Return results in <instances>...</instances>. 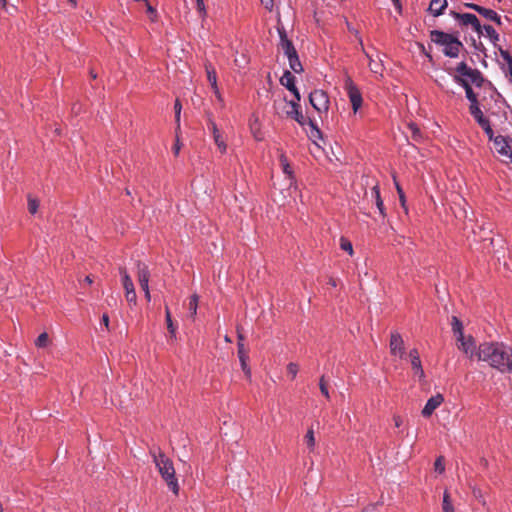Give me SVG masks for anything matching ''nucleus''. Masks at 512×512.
I'll return each mask as SVG.
<instances>
[{"mask_svg": "<svg viewBox=\"0 0 512 512\" xmlns=\"http://www.w3.org/2000/svg\"><path fill=\"white\" fill-rule=\"evenodd\" d=\"M434 469H435L436 472H438L440 474L444 472L445 467H444V459H443L442 456L438 457L435 460Z\"/></svg>", "mask_w": 512, "mask_h": 512, "instance_id": "obj_40", "label": "nucleus"}, {"mask_svg": "<svg viewBox=\"0 0 512 512\" xmlns=\"http://www.w3.org/2000/svg\"><path fill=\"white\" fill-rule=\"evenodd\" d=\"M395 427H400L402 425V418L398 415L393 417Z\"/></svg>", "mask_w": 512, "mask_h": 512, "instance_id": "obj_52", "label": "nucleus"}, {"mask_svg": "<svg viewBox=\"0 0 512 512\" xmlns=\"http://www.w3.org/2000/svg\"><path fill=\"white\" fill-rule=\"evenodd\" d=\"M205 70L208 82L210 84H215L217 82V74L215 68L212 66V64L208 63L205 65Z\"/></svg>", "mask_w": 512, "mask_h": 512, "instance_id": "obj_31", "label": "nucleus"}, {"mask_svg": "<svg viewBox=\"0 0 512 512\" xmlns=\"http://www.w3.org/2000/svg\"><path fill=\"white\" fill-rule=\"evenodd\" d=\"M68 3L73 7L75 8L77 6V0H67Z\"/></svg>", "mask_w": 512, "mask_h": 512, "instance_id": "obj_59", "label": "nucleus"}, {"mask_svg": "<svg viewBox=\"0 0 512 512\" xmlns=\"http://www.w3.org/2000/svg\"><path fill=\"white\" fill-rule=\"evenodd\" d=\"M396 189H397V192L399 195V200H400L401 206L404 208L405 211H407L405 194L398 183H396Z\"/></svg>", "mask_w": 512, "mask_h": 512, "instance_id": "obj_41", "label": "nucleus"}, {"mask_svg": "<svg viewBox=\"0 0 512 512\" xmlns=\"http://www.w3.org/2000/svg\"><path fill=\"white\" fill-rule=\"evenodd\" d=\"M466 97L470 101V105H478V100L476 94L473 92V89H469L466 92Z\"/></svg>", "mask_w": 512, "mask_h": 512, "instance_id": "obj_44", "label": "nucleus"}, {"mask_svg": "<svg viewBox=\"0 0 512 512\" xmlns=\"http://www.w3.org/2000/svg\"><path fill=\"white\" fill-rule=\"evenodd\" d=\"M288 60H289V65H290V68L295 72V73H300L302 72L303 68H302V64L298 58V55L295 54V55H292L290 57H287Z\"/></svg>", "mask_w": 512, "mask_h": 512, "instance_id": "obj_27", "label": "nucleus"}, {"mask_svg": "<svg viewBox=\"0 0 512 512\" xmlns=\"http://www.w3.org/2000/svg\"><path fill=\"white\" fill-rule=\"evenodd\" d=\"M481 128L484 130V132L486 133V135L488 136V138L490 140H493L495 138L493 130H492L491 125H490V121L487 122L486 124L482 125Z\"/></svg>", "mask_w": 512, "mask_h": 512, "instance_id": "obj_45", "label": "nucleus"}, {"mask_svg": "<svg viewBox=\"0 0 512 512\" xmlns=\"http://www.w3.org/2000/svg\"><path fill=\"white\" fill-rule=\"evenodd\" d=\"M167 329L170 337H175L176 330L178 329V322H167Z\"/></svg>", "mask_w": 512, "mask_h": 512, "instance_id": "obj_46", "label": "nucleus"}, {"mask_svg": "<svg viewBox=\"0 0 512 512\" xmlns=\"http://www.w3.org/2000/svg\"><path fill=\"white\" fill-rule=\"evenodd\" d=\"M407 129L411 134V138L415 142H421L423 139V135L421 130L418 128V126L414 123H409L407 125Z\"/></svg>", "mask_w": 512, "mask_h": 512, "instance_id": "obj_26", "label": "nucleus"}, {"mask_svg": "<svg viewBox=\"0 0 512 512\" xmlns=\"http://www.w3.org/2000/svg\"><path fill=\"white\" fill-rule=\"evenodd\" d=\"M180 149H181V143H180L178 136H176L175 144L173 146V152L176 156L179 154Z\"/></svg>", "mask_w": 512, "mask_h": 512, "instance_id": "obj_48", "label": "nucleus"}, {"mask_svg": "<svg viewBox=\"0 0 512 512\" xmlns=\"http://www.w3.org/2000/svg\"><path fill=\"white\" fill-rule=\"evenodd\" d=\"M463 329L462 322H453L452 331L454 333L458 349L467 357L473 359L474 357H477V344L471 335L464 334Z\"/></svg>", "mask_w": 512, "mask_h": 512, "instance_id": "obj_6", "label": "nucleus"}, {"mask_svg": "<svg viewBox=\"0 0 512 512\" xmlns=\"http://www.w3.org/2000/svg\"><path fill=\"white\" fill-rule=\"evenodd\" d=\"M215 97L217 98L218 102L220 103L221 107H224V99L220 92L218 94H215Z\"/></svg>", "mask_w": 512, "mask_h": 512, "instance_id": "obj_54", "label": "nucleus"}, {"mask_svg": "<svg viewBox=\"0 0 512 512\" xmlns=\"http://www.w3.org/2000/svg\"><path fill=\"white\" fill-rule=\"evenodd\" d=\"M49 342V337L46 332L41 333L35 340V345L39 348L46 347Z\"/></svg>", "mask_w": 512, "mask_h": 512, "instance_id": "obj_36", "label": "nucleus"}, {"mask_svg": "<svg viewBox=\"0 0 512 512\" xmlns=\"http://www.w3.org/2000/svg\"><path fill=\"white\" fill-rule=\"evenodd\" d=\"M144 6L146 8V13L149 16L151 21H155L157 18V11L156 9L147 1L144 3Z\"/></svg>", "mask_w": 512, "mask_h": 512, "instance_id": "obj_37", "label": "nucleus"}, {"mask_svg": "<svg viewBox=\"0 0 512 512\" xmlns=\"http://www.w3.org/2000/svg\"><path fill=\"white\" fill-rule=\"evenodd\" d=\"M209 129L211 130L212 135L217 134V132H219L216 123L212 120H209Z\"/></svg>", "mask_w": 512, "mask_h": 512, "instance_id": "obj_50", "label": "nucleus"}, {"mask_svg": "<svg viewBox=\"0 0 512 512\" xmlns=\"http://www.w3.org/2000/svg\"><path fill=\"white\" fill-rule=\"evenodd\" d=\"M340 248L343 251H346L350 256H352L354 253L351 241L345 237L340 238Z\"/></svg>", "mask_w": 512, "mask_h": 512, "instance_id": "obj_33", "label": "nucleus"}, {"mask_svg": "<svg viewBox=\"0 0 512 512\" xmlns=\"http://www.w3.org/2000/svg\"><path fill=\"white\" fill-rule=\"evenodd\" d=\"M395 8L400 12L401 11V3L400 0H392Z\"/></svg>", "mask_w": 512, "mask_h": 512, "instance_id": "obj_56", "label": "nucleus"}, {"mask_svg": "<svg viewBox=\"0 0 512 512\" xmlns=\"http://www.w3.org/2000/svg\"><path fill=\"white\" fill-rule=\"evenodd\" d=\"M474 495H475V497H477V498H480V497H481V495H480V491H474Z\"/></svg>", "mask_w": 512, "mask_h": 512, "instance_id": "obj_63", "label": "nucleus"}, {"mask_svg": "<svg viewBox=\"0 0 512 512\" xmlns=\"http://www.w3.org/2000/svg\"><path fill=\"white\" fill-rule=\"evenodd\" d=\"M28 210L31 214H35L38 211L39 208V201L32 197V195H28Z\"/></svg>", "mask_w": 512, "mask_h": 512, "instance_id": "obj_35", "label": "nucleus"}, {"mask_svg": "<svg viewBox=\"0 0 512 512\" xmlns=\"http://www.w3.org/2000/svg\"><path fill=\"white\" fill-rule=\"evenodd\" d=\"M306 124L310 126L309 137L311 139L315 141L316 139L321 138V131L311 119L306 118Z\"/></svg>", "mask_w": 512, "mask_h": 512, "instance_id": "obj_28", "label": "nucleus"}, {"mask_svg": "<svg viewBox=\"0 0 512 512\" xmlns=\"http://www.w3.org/2000/svg\"><path fill=\"white\" fill-rule=\"evenodd\" d=\"M298 371H299V367L296 363L291 362L287 365V373L291 377V379H295Z\"/></svg>", "mask_w": 512, "mask_h": 512, "instance_id": "obj_38", "label": "nucleus"}, {"mask_svg": "<svg viewBox=\"0 0 512 512\" xmlns=\"http://www.w3.org/2000/svg\"><path fill=\"white\" fill-rule=\"evenodd\" d=\"M389 347L392 355L399 356L400 358H403L405 355L404 341L397 331L391 332Z\"/></svg>", "mask_w": 512, "mask_h": 512, "instance_id": "obj_10", "label": "nucleus"}, {"mask_svg": "<svg viewBox=\"0 0 512 512\" xmlns=\"http://www.w3.org/2000/svg\"><path fill=\"white\" fill-rule=\"evenodd\" d=\"M119 272H120V275L122 277V284H123V287L125 289V292L131 291V290H135L134 289V284L132 282V279L129 276V274L127 273L126 269L121 267L119 269Z\"/></svg>", "mask_w": 512, "mask_h": 512, "instance_id": "obj_24", "label": "nucleus"}, {"mask_svg": "<svg viewBox=\"0 0 512 512\" xmlns=\"http://www.w3.org/2000/svg\"><path fill=\"white\" fill-rule=\"evenodd\" d=\"M84 282H85L86 284L90 285V284L93 282V280L91 279V277H90V276H86V277L84 278Z\"/></svg>", "mask_w": 512, "mask_h": 512, "instance_id": "obj_58", "label": "nucleus"}, {"mask_svg": "<svg viewBox=\"0 0 512 512\" xmlns=\"http://www.w3.org/2000/svg\"><path fill=\"white\" fill-rule=\"evenodd\" d=\"M101 320H103V321L109 320L108 315L107 314H103Z\"/></svg>", "mask_w": 512, "mask_h": 512, "instance_id": "obj_61", "label": "nucleus"}, {"mask_svg": "<svg viewBox=\"0 0 512 512\" xmlns=\"http://www.w3.org/2000/svg\"><path fill=\"white\" fill-rule=\"evenodd\" d=\"M279 160H280V164H281L283 172L289 177L290 180H292L294 178L293 170H292L285 154L281 153Z\"/></svg>", "mask_w": 512, "mask_h": 512, "instance_id": "obj_25", "label": "nucleus"}, {"mask_svg": "<svg viewBox=\"0 0 512 512\" xmlns=\"http://www.w3.org/2000/svg\"><path fill=\"white\" fill-rule=\"evenodd\" d=\"M304 441L310 451L314 450L315 447V436L313 429H309L304 437Z\"/></svg>", "mask_w": 512, "mask_h": 512, "instance_id": "obj_32", "label": "nucleus"}, {"mask_svg": "<svg viewBox=\"0 0 512 512\" xmlns=\"http://www.w3.org/2000/svg\"><path fill=\"white\" fill-rule=\"evenodd\" d=\"M197 308H198V296L196 294L192 295L189 298V302L187 304V317L194 318L197 316Z\"/></svg>", "mask_w": 512, "mask_h": 512, "instance_id": "obj_23", "label": "nucleus"}, {"mask_svg": "<svg viewBox=\"0 0 512 512\" xmlns=\"http://www.w3.org/2000/svg\"><path fill=\"white\" fill-rule=\"evenodd\" d=\"M281 85L285 86L290 92L293 93L295 97V101H300L301 96L300 93L295 86V77L290 71H285L282 77L280 78Z\"/></svg>", "mask_w": 512, "mask_h": 512, "instance_id": "obj_13", "label": "nucleus"}, {"mask_svg": "<svg viewBox=\"0 0 512 512\" xmlns=\"http://www.w3.org/2000/svg\"><path fill=\"white\" fill-rule=\"evenodd\" d=\"M493 143L498 154L507 157L512 161V149L510 148L505 137L498 135L493 139Z\"/></svg>", "mask_w": 512, "mask_h": 512, "instance_id": "obj_14", "label": "nucleus"}, {"mask_svg": "<svg viewBox=\"0 0 512 512\" xmlns=\"http://www.w3.org/2000/svg\"><path fill=\"white\" fill-rule=\"evenodd\" d=\"M430 38L434 43L443 46V53L450 58L458 57L460 49L463 48V44L458 38L439 30H432Z\"/></svg>", "mask_w": 512, "mask_h": 512, "instance_id": "obj_5", "label": "nucleus"}, {"mask_svg": "<svg viewBox=\"0 0 512 512\" xmlns=\"http://www.w3.org/2000/svg\"><path fill=\"white\" fill-rule=\"evenodd\" d=\"M477 359L487 361L502 373H512V348L503 343H482L478 347Z\"/></svg>", "mask_w": 512, "mask_h": 512, "instance_id": "obj_1", "label": "nucleus"}, {"mask_svg": "<svg viewBox=\"0 0 512 512\" xmlns=\"http://www.w3.org/2000/svg\"><path fill=\"white\" fill-rule=\"evenodd\" d=\"M329 284L332 285V286H336V281L333 278H331L329 280Z\"/></svg>", "mask_w": 512, "mask_h": 512, "instance_id": "obj_60", "label": "nucleus"}, {"mask_svg": "<svg viewBox=\"0 0 512 512\" xmlns=\"http://www.w3.org/2000/svg\"><path fill=\"white\" fill-rule=\"evenodd\" d=\"M166 320H171V316L168 310H166Z\"/></svg>", "mask_w": 512, "mask_h": 512, "instance_id": "obj_62", "label": "nucleus"}, {"mask_svg": "<svg viewBox=\"0 0 512 512\" xmlns=\"http://www.w3.org/2000/svg\"><path fill=\"white\" fill-rule=\"evenodd\" d=\"M478 13L486 19L494 21L498 25L501 24L500 16L492 9L484 8L481 6V8L478 9Z\"/></svg>", "mask_w": 512, "mask_h": 512, "instance_id": "obj_22", "label": "nucleus"}, {"mask_svg": "<svg viewBox=\"0 0 512 512\" xmlns=\"http://www.w3.org/2000/svg\"><path fill=\"white\" fill-rule=\"evenodd\" d=\"M153 462L167 484L168 488L175 494L179 493V484L176 478V472L172 460L161 451L160 448L150 450Z\"/></svg>", "mask_w": 512, "mask_h": 512, "instance_id": "obj_2", "label": "nucleus"}, {"mask_svg": "<svg viewBox=\"0 0 512 512\" xmlns=\"http://www.w3.org/2000/svg\"><path fill=\"white\" fill-rule=\"evenodd\" d=\"M347 90L353 111L356 113L362 105V96L360 91L355 87L351 80L347 81Z\"/></svg>", "mask_w": 512, "mask_h": 512, "instance_id": "obj_12", "label": "nucleus"}, {"mask_svg": "<svg viewBox=\"0 0 512 512\" xmlns=\"http://www.w3.org/2000/svg\"><path fill=\"white\" fill-rule=\"evenodd\" d=\"M443 401L444 398L441 394H436L435 396L429 398L422 410L423 417H430L433 412L443 403Z\"/></svg>", "mask_w": 512, "mask_h": 512, "instance_id": "obj_15", "label": "nucleus"}, {"mask_svg": "<svg viewBox=\"0 0 512 512\" xmlns=\"http://www.w3.org/2000/svg\"><path fill=\"white\" fill-rule=\"evenodd\" d=\"M442 511L454 512V507L450 498V494L447 491H445L443 494Z\"/></svg>", "mask_w": 512, "mask_h": 512, "instance_id": "obj_29", "label": "nucleus"}, {"mask_svg": "<svg viewBox=\"0 0 512 512\" xmlns=\"http://www.w3.org/2000/svg\"><path fill=\"white\" fill-rule=\"evenodd\" d=\"M126 298L130 302L135 301V299H136V292H135V290L127 291L126 292Z\"/></svg>", "mask_w": 512, "mask_h": 512, "instance_id": "obj_49", "label": "nucleus"}, {"mask_svg": "<svg viewBox=\"0 0 512 512\" xmlns=\"http://www.w3.org/2000/svg\"><path fill=\"white\" fill-rule=\"evenodd\" d=\"M469 111L480 126L489 122V120L484 117V115L479 107V104L478 105H470Z\"/></svg>", "mask_w": 512, "mask_h": 512, "instance_id": "obj_20", "label": "nucleus"}, {"mask_svg": "<svg viewBox=\"0 0 512 512\" xmlns=\"http://www.w3.org/2000/svg\"><path fill=\"white\" fill-rule=\"evenodd\" d=\"M465 6L470 8V9L475 10L476 12H478V9L481 8V6H479L477 4H473V3H466Z\"/></svg>", "mask_w": 512, "mask_h": 512, "instance_id": "obj_53", "label": "nucleus"}, {"mask_svg": "<svg viewBox=\"0 0 512 512\" xmlns=\"http://www.w3.org/2000/svg\"><path fill=\"white\" fill-rule=\"evenodd\" d=\"M280 47L287 57L297 54L296 49L291 40L288 39L284 29L279 30Z\"/></svg>", "mask_w": 512, "mask_h": 512, "instance_id": "obj_16", "label": "nucleus"}, {"mask_svg": "<svg viewBox=\"0 0 512 512\" xmlns=\"http://www.w3.org/2000/svg\"><path fill=\"white\" fill-rule=\"evenodd\" d=\"M409 356L411 358V365H412V368L414 369L415 375L418 376L419 379H423L425 377V373L422 368L421 360H420L419 353H418L417 349L410 350Z\"/></svg>", "mask_w": 512, "mask_h": 512, "instance_id": "obj_17", "label": "nucleus"}, {"mask_svg": "<svg viewBox=\"0 0 512 512\" xmlns=\"http://www.w3.org/2000/svg\"><path fill=\"white\" fill-rule=\"evenodd\" d=\"M367 59H368V66L372 73L382 75L383 72V65L381 63V59L375 60L371 55L368 53H365Z\"/></svg>", "mask_w": 512, "mask_h": 512, "instance_id": "obj_21", "label": "nucleus"}, {"mask_svg": "<svg viewBox=\"0 0 512 512\" xmlns=\"http://www.w3.org/2000/svg\"><path fill=\"white\" fill-rule=\"evenodd\" d=\"M454 81L464 88L465 93L472 89L471 84L481 87L484 82L482 73L478 69L469 67L466 62H460L455 68Z\"/></svg>", "mask_w": 512, "mask_h": 512, "instance_id": "obj_3", "label": "nucleus"}, {"mask_svg": "<svg viewBox=\"0 0 512 512\" xmlns=\"http://www.w3.org/2000/svg\"><path fill=\"white\" fill-rule=\"evenodd\" d=\"M109 324L110 322L108 321H105V322H100V325H101V330L104 331V330H109Z\"/></svg>", "mask_w": 512, "mask_h": 512, "instance_id": "obj_55", "label": "nucleus"}, {"mask_svg": "<svg viewBox=\"0 0 512 512\" xmlns=\"http://www.w3.org/2000/svg\"><path fill=\"white\" fill-rule=\"evenodd\" d=\"M0 3H1V5H2L3 7H5V6H6V0H0Z\"/></svg>", "mask_w": 512, "mask_h": 512, "instance_id": "obj_64", "label": "nucleus"}, {"mask_svg": "<svg viewBox=\"0 0 512 512\" xmlns=\"http://www.w3.org/2000/svg\"><path fill=\"white\" fill-rule=\"evenodd\" d=\"M319 388H320V391L321 393L327 398L329 399L330 398V395H329V391H328V388H327V385L324 381V376H322L320 378V382H319Z\"/></svg>", "mask_w": 512, "mask_h": 512, "instance_id": "obj_42", "label": "nucleus"}, {"mask_svg": "<svg viewBox=\"0 0 512 512\" xmlns=\"http://www.w3.org/2000/svg\"><path fill=\"white\" fill-rule=\"evenodd\" d=\"M447 7V0H431L429 5V11L434 16H439L443 13L444 9Z\"/></svg>", "mask_w": 512, "mask_h": 512, "instance_id": "obj_19", "label": "nucleus"}, {"mask_svg": "<svg viewBox=\"0 0 512 512\" xmlns=\"http://www.w3.org/2000/svg\"><path fill=\"white\" fill-rule=\"evenodd\" d=\"M210 85H211V88L213 90L214 95L218 94V92H220L219 88H218V85H217V82L215 84H210Z\"/></svg>", "mask_w": 512, "mask_h": 512, "instance_id": "obj_57", "label": "nucleus"}, {"mask_svg": "<svg viewBox=\"0 0 512 512\" xmlns=\"http://www.w3.org/2000/svg\"><path fill=\"white\" fill-rule=\"evenodd\" d=\"M273 108L280 118H291L301 126L306 125V117L302 114L298 101H288L286 98L276 99L273 102Z\"/></svg>", "mask_w": 512, "mask_h": 512, "instance_id": "obj_4", "label": "nucleus"}, {"mask_svg": "<svg viewBox=\"0 0 512 512\" xmlns=\"http://www.w3.org/2000/svg\"><path fill=\"white\" fill-rule=\"evenodd\" d=\"M371 198L374 200L376 207L378 208L380 214L385 217V207L382 201V198L380 196V191L378 185H374L371 189Z\"/></svg>", "mask_w": 512, "mask_h": 512, "instance_id": "obj_18", "label": "nucleus"}, {"mask_svg": "<svg viewBox=\"0 0 512 512\" xmlns=\"http://www.w3.org/2000/svg\"><path fill=\"white\" fill-rule=\"evenodd\" d=\"M181 108H182V106H181L180 101L176 100L175 105H174V110H175L176 122H177L178 125H179V122H180Z\"/></svg>", "mask_w": 512, "mask_h": 512, "instance_id": "obj_47", "label": "nucleus"}, {"mask_svg": "<svg viewBox=\"0 0 512 512\" xmlns=\"http://www.w3.org/2000/svg\"><path fill=\"white\" fill-rule=\"evenodd\" d=\"M213 139H214L215 144L217 145L218 149L220 150V152L221 153H225L226 149H227V146H226V143L223 140L220 132H217V134H214L213 135Z\"/></svg>", "mask_w": 512, "mask_h": 512, "instance_id": "obj_34", "label": "nucleus"}, {"mask_svg": "<svg viewBox=\"0 0 512 512\" xmlns=\"http://www.w3.org/2000/svg\"><path fill=\"white\" fill-rule=\"evenodd\" d=\"M485 31L486 36L495 44L499 40V35L491 25H484L482 31Z\"/></svg>", "mask_w": 512, "mask_h": 512, "instance_id": "obj_30", "label": "nucleus"}, {"mask_svg": "<svg viewBox=\"0 0 512 512\" xmlns=\"http://www.w3.org/2000/svg\"><path fill=\"white\" fill-rule=\"evenodd\" d=\"M261 3L265 6V8L271 10L274 4L273 0H260Z\"/></svg>", "mask_w": 512, "mask_h": 512, "instance_id": "obj_51", "label": "nucleus"}, {"mask_svg": "<svg viewBox=\"0 0 512 512\" xmlns=\"http://www.w3.org/2000/svg\"><path fill=\"white\" fill-rule=\"evenodd\" d=\"M136 267H137V276H138L139 285H140L141 289L144 291L146 298L149 299L150 292H149L148 283H149L150 273H149L148 266L145 263H142L141 261H137Z\"/></svg>", "mask_w": 512, "mask_h": 512, "instance_id": "obj_8", "label": "nucleus"}, {"mask_svg": "<svg viewBox=\"0 0 512 512\" xmlns=\"http://www.w3.org/2000/svg\"><path fill=\"white\" fill-rule=\"evenodd\" d=\"M196 8L197 11L202 19H204L207 16L206 7L204 4V0H196Z\"/></svg>", "mask_w": 512, "mask_h": 512, "instance_id": "obj_39", "label": "nucleus"}, {"mask_svg": "<svg viewBox=\"0 0 512 512\" xmlns=\"http://www.w3.org/2000/svg\"><path fill=\"white\" fill-rule=\"evenodd\" d=\"M501 54L509 65L508 72H509L510 77L512 78V57L507 51H502Z\"/></svg>", "mask_w": 512, "mask_h": 512, "instance_id": "obj_43", "label": "nucleus"}, {"mask_svg": "<svg viewBox=\"0 0 512 512\" xmlns=\"http://www.w3.org/2000/svg\"><path fill=\"white\" fill-rule=\"evenodd\" d=\"M237 332H238V338H239V342H238V357H239V360H240V363H241V368L243 370V372L245 373L246 377L247 378H251V369L250 367L248 366V355H247V351L245 350V347H244V344H243V335L240 331L239 328H237Z\"/></svg>", "mask_w": 512, "mask_h": 512, "instance_id": "obj_9", "label": "nucleus"}, {"mask_svg": "<svg viewBox=\"0 0 512 512\" xmlns=\"http://www.w3.org/2000/svg\"><path fill=\"white\" fill-rule=\"evenodd\" d=\"M309 102L312 107L321 115L329 110V97L323 90L316 89L309 94Z\"/></svg>", "mask_w": 512, "mask_h": 512, "instance_id": "obj_7", "label": "nucleus"}, {"mask_svg": "<svg viewBox=\"0 0 512 512\" xmlns=\"http://www.w3.org/2000/svg\"><path fill=\"white\" fill-rule=\"evenodd\" d=\"M452 15L456 19L460 20L463 25H471L479 35L482 34V26L480 25L478 18L474 14H471V13H462L461 14V13H457V12H452Z\"/></svg>", "mask_w": 512, "mask_h": 512, "instance_id": "obj_11", "label": "nucleus"}]
</instances>
